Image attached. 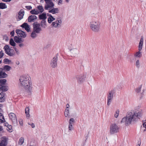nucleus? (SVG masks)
<instances>
[{
    "label": "nucleus",
    "mask_w": 146,
    "mask_h": 146,
    "mask_svg": "<svg viewBox=\"0 0 146 146\" xmlns=\"http://www.w3.org/2000/svg\"><path fill=\"white\" fill-rule=\"evenodd\" d=\"M15 54V52L13 50L10 48V56H13Z\"/></svg>",
    "instance_id": "e433bc0d"
},
{
    "label": "nucleus",
    "mask_w": 146,
    "mask_h": 146,
    "mask_svg": "<svg viewBox=\"0 0 146 146\" xmlns=\"http://www.w3.org/2000/svg\"><path fill=\"white\" fill-rule=\"evenodd\" d=\"M119 111L118 110H117L116 111L114 115V117H115L117 118L118 117L119 114Z\"/></svg>",
    "instance_id": "79ce46f5"
},
{
    "label": "nucleus",
    "mask_w": 146,
    "mask_h": 146,
    "mask_svg": "<svg viewBox=\"0 0 146 146\" xmlns=\"http://www.w3.org/2000/svg\"><path fill=\"white\" fill-rule=\"evenodd\" d=\"M3 55V54L2 52V51H0V58H1Z\"/></svg>",
    "instance_id": "09e8293b"
},
{
    "label": "nucleus",
    "mask_w": 146,
    "mask_h": 146,
    "mask_svg": "<svg viewBox=\"0 0 146 146\" xmlns=\"http://www.w3.org/2000/svg\"><path fill=\"white\" fill-rule=\"evenodd\" d=\"M25 14V12L23 9H21L17 15V21H19L23 18Z\"/></svg>",
    "instance_id": "4468645a"
},
{
    "label": "nucleus",
    "mask_w": 146,
    "mask_h": 146,
    "mask_svg": "<svg viewBox=\"0 0 146 146\" xmlns=\"http://www.w3.org/2000/svg\"><path fill=\"white\" fill-rule=\"evenodd\" d=\"M8 139L6 137H3L0 142V146H6L8 143Z\"/></svg>",
    "instance_id": "2eb2a0df"
},
{
    "label": "nucleus",
    "mask_w": 146,
    "mask_h": 146,
    "mask_svg": "<svg viewBox=\"0 0 146 146\" xmlns=\"http://www.w3.org/2000/svg\"><path fill=\"white\" fill-rule=\"evenodd\" d=\"M69 105L68 104H67L66 105V108H67V109H68V108H69Z\"/></svg>",
    "instance_id": "bf43d9fd"
},
{
    "label": "nucleus",
    "mask_w": 146,
    "mask_h": 146,
    "mask_svg": "<svg viewBox=\"0 0 146 146\" xmlns=\"http://www.w3.org/2000/svg\"><path fill=\"white\" fill-rule=\"evenodd\" d=\"M21 27L25 28V30L28 32L30 31L31 28L30 26L27 23H24L21 25Z\"/></svg>",
    "instance_id": "f3484780"
},
{
    "label": "nucleus",
    "mask_w": 146,
    "mask_h": 146,
    "mask_svg": "<svg viewBox=\"0 0 146 146\" xmlns=\"http://www.w3.org/2000/svg\"><path fill=\"white\" fill-rule=\"evenodd\" d=\"M4 49L5 52L8 55H9V46L6 45L4 47Z\"/></svg>",
    "instance_id": "393cba45"
},
{
    "label": "nucleus",
    "mask_w": 146,
    "mask_h": 146,
    "mask_svg": "<svg viewBox=\"0 0 146 146\" xmlns=\"http://www.w3.org/2000/svg\"><path fill=\"white\" fill-rule=\"evenodd\" d=\"M143 126L146 129V119L144 121H143Z\"/></svg>",
    "instance_id": "49530a36"
},
{
    "label": "nucleus",
    "mask_w": 146,
    "mask_h": 146,
    "mask_svg": "<svg viewBox=\"0 0 146 146\" xmlns=\"http://www.w3.org/2000/svg\"><path fill=\"white\" fill-rule=\"evenodd\" d=\"M15 50L17 54H19V50L18 49L15 48Z\"/></svg>",
    "instance_id": "864d4df0"
},
{
    "label": "nucleus",
    "mask_w": 146,
    "mask_h": 146,
    "mask_svg": "<svg viewBox=\"0 0 146 146\" xmlns=\"http://www.w3.org/2000/svg\"><path fill=\"white\" fill-rule=\"evenodd\" d=\"M119 127L115 123H113L110 126V132L111 134H114L119 131Z\"/></svg>",
    "instance_id": "39448f33"
},
{
    "label": "nucleus",
    "mask_w": 146,
    "mask_h": 146,
    "mask_svg": "<svg viewBox=\"0 0 146 146\" xmlns=\"http://www.w3.org/2000/svg\"><path fill=\"white\" fill-rule=\"evenodd\" d=\"M16 32L19 37L22 38H25L27 36L25 33L21 30L17 29L16 31Z\"/></svg>",
    "instance_id": "f8f14e48"
},
{
    "label": "nucleus",
    "mask_w": 146,
    "mask_h": 146,
    "mask_svg": "<svg viewBox=\"0 0 146 146\" xmlns=\"http://www.w3.org/2000/svg\"><path fill=\"white\" fill-rule=\"evenodd\" d=\"M141 86H140L139 87L135 89V91L136 92L139 93L141 91Z\"/></svg>",
    "instance_id": "a19ab883"
},
{
    "label": "nucleus",
    "mask_w": 146,
    "mask_h": 146,
    "mask_svg": "<svg viewBox=\"0 0 146 146\" xmlns=\"http://www.w3.org/2000/svg\"><path fill=\"white\" fill-rule=\"evenodd\" d=\"M20 44H19V46L20 47H22L24 46V44L22 43H20Z\"/></svg>",
    "instance_id": "6e6d98bb"
},
{
    "label": "nucleus",
    "mask_w": 146,
    "mask_h": 146,
    "mask_svg": "<svg viewBox=\"0 0 146 146\" xmlns=\"http://www.w3.org/2000/svg\"><path fill=\"white\" fill-rule=\"evenodd\" d=\"M43 1H44L43 0H40V2L41 3H43Z\"/></svg>",
    "instance_id": "69168bd1"
},
{
    "label": "nucleus",
    "mask_w": 146,
    "mask_h": 146,
    "mask_svg": "<svg viewBox=\"0 0 146 146\" xmlns=\"http://www.w3.org/2000/svg\"><path fill=\"white\" fill-rule=\"evenodd\" d=\"M7 75L3 71L2 68H0V78H6Z\"/></svg>",
    "instance_id": "6ab92c4d"
},
{
    "label": "nucleus",
    "mask_w": 146,
    "mask_h": 146,
    "mask_svg": "<svg viewBox=\"0 0 146 146\" xmlns=\"http://www.w3.org/2000/svg\"><path fill=\"white\" fill-rule=\"evenodd\" d=\"M9 62H10V64H11V63H13V62H11L10 60Z\"/></svg>",
    "instance_id": "774afa93"
},
{
    "label": "nucleus",
    "mask_w": 146,
    "mask_h": 146,
    "mask_svg": "<svg viewBox=\"0 0 146 146\" xmlns=\"http://www.w3.org/2000/svg\"><path fill=\"white\" fill-rule=\"evenodd\" d=\"M24 139L23 137H21L19 139L18 144L20 145H22L24 142Z\"/></svg>",
    "instance_id": "72a5a7b5"
},
{
    "label": "nucleus",
    "mask_w": 146,
    "mask_h": 146,
    "mask_svg": "<svg viewBox=\"0 0 146 146\" xmlns=\"http://www.w3.org/2000/svg\"><path fill=\"white\" fill-rule=\"evenodd\" d=\"M143 113V111L141 109L129 112L126 117L122 119L121 122L124 123L126 125L133 124L140 119L142 116Z\"/></svg>",
    "instance_id": "f257e3e1"
},
{
    "label": "nucleus",
    "mask_w": 146,
    "mask_h": 146,
    "mask_svg": "<svg viewBox=\"0 0 146 146\" xmlns=\"http://www.w3.org/2000/svg\"><path fill=\"white\" fill-rule=\"evenodd\" d=\"M62 0H59L58 3V4L59 5H60V4H62Z\"/></svg>",
    "instance_id": "4d7b16f0"
},
{
    "label": "nucleus",
    "mask_w": 146,
    "mask_h": 146,
    "mask_svg": "<svg viewBox=\"0 0 146 146\" xmlns=\"http://www.w3.org/2000/svg\"><path fill=\"white\" fill-rule=\"evenodd\" d=\"M19 124L21 125H23V121H22V120H19Z\"/></svg>",
    "instance_id": "603ef678"
},
{
    "label": "nucleus",
    "mask_w": 146,
    "mask_h": 146,
    "mask_svg": "<svg viewBox=\"0 0 146 146\" xmlns=\"http://www.w3.org/2000/svg\"><path fill=\"white\" fill-rule=\"evenodd\" d=\"M73 124H69L68 125V129L70 131H71L73 130L74 127L73 126Z\"/></svg>",
    "instance_id": "ea45409f"
},
{
    "label": "nucleus",
    "mask_w": 146,
    "mask_h": 146,
    "mask_svg": "<svg viewBox=\"0 0 146 146\" xmlns=\"http://www.w3.org/2000/svg\"><path fill=\"white\" fill-rule=\"evenodd\" d=\"M25 7L28 10H30L32 8L31 6H26Z\"/></svg>",
    "instance_id": "de8ad7c7"
},
{
    "label": "nucleus",
    "mask_w": 146,
    "mask_h": 146,
    "mask_svg": "<svg viewBox=\"0 0 146 146\" xmlns=\"http://www.w3.org/2000/svg\"><path fill=\"white\" fill-rule=\"evenodd\" d=\"M39 18L40 19L44 20L46 19V14L45 13H44L41 14L39 15Z\"/></svg>",
    "instance_id": "412c9836"
},
{
    "label": "nucleus",
    "mask_w": 146,
    "mask_h": 146,
    "mask_svg": "<svg viewBox=\"0 0 146 146\" xmlns=\"http://www.w3.org/2000/svg\"><path fill=\"white\" fill-rule=\"evenodd\" d=\"M40 25L43 28H45L46 25V22L45 20H42L40 22Z\"/></svg>",
    "instance_id": "bb28decb"
},
{
    "label": "nucleus",
    "mask_w": 146,
    "mask_h": 146,
    "mask_svg": "<svg viewBox=\"0 0 146 146\" xmlns=\"http://www.w3.org/2000/svg\"><path fill=\"white\" fill-rule=\"evenodd\" d=\"M37 19V17L35 15H31L28 18V21L29 22H34Z\"/></svg>",
    "instance_id": "dca6fc26"
},
{
    "label": "nucleus",
    "mask_w": 146,
    "mask_h": 146,
    "mask_svg": "<svg viewBox=\"0 0 146 146\" xmlns=\"http://www.w3.org/2000/svg\"><path fill=\"white\" fill-rule=\"evenodd\" d=\"M139 143L136 146H140L141 145V142H140L139 143Z\"/></svg>",
    "instance_id": "0e129e2a"
},
{
    "label": "nucleus",
    "mask_w": 146,
    "mask_h": 146,
    "mask_svg": "<svg viewBox=\"0 0 146 146\" xmlns=\"http://www.w3.org/2000/svg\"><path fill=\"white\" fill-rule=\"evenodd\" d=\"M64 115L66 117L70 116L69 110L68 109H66L64 112Z\"/></svg>",
    "instance_id": "473e14b6"
},
{
    "label": "nucleus",
    "mask_w": 146,
    "mask_h": 146,
    "mask_svg": "<svg viewBox=\"0 0 146 146\" xmlns=\"http://www.w3.org/2000/svg\"><path fill=\"white\" fill-rule=\"evenodd\" d=\"M3 1L5 2H8L9 1V0H2Z\"/></svg>",
    "instance_id": "e2e57ef3"
},
{
    "label": "nucleus",
    "mask_w": 146,
    "mask_h": 146,
    "mask_svg": "<svg viewBox=\"0 0 146 146\" xmlns=\"http://www.w3.org/2000/svg\"><path fill=\"white\" fill-rule=\"evenodd\" d=\"M4 125L5 126H7V127L9 129V128L8 126V124L7 123H5Z\"/></svg>",
    "instance_id": "13d9d810"
},
{
    "label": "nucleus",
    "mask_w": 146,
    "mask_h": 146,
    "mask_svg": "<svg viewBox=\"0 0 146 146\" xmlns=\"http://www.w3.org/2000/svg\"><path fill=\"white\" fill-rule=\"evenodd\" d=\"M47 15L49 16L48 19V21L49 23H51L52 21L55 20V18L53 17L52 15L47 14Z\"/></svg>",
    "instance_id": "4be33fe9"
},
{
    "label": "nucleus",
    "mask_w": 146,
    "mask_h": 146,
    "mask_svg": "<svg viewBox=\"0 0 146 146\" xmlns=\"http://www.w3.org/2000/svg\"><path fill=\"white\" fill-rule=\"evenodd\" d=\"M19 84L28 91H30L32 88L31 78L28 75L21 76L19 78Z\"/></svg>",
    "instance_id": "f03ea898"
},
{
    "label": "nucleus",
    "mask_w": 146,
    "mask_h": 146,
    "mask_svg": "<svg viewBox=\"0 0 146 146\" xmlns=\"http://www.w3.org/2000/svg\"><path fill=\"white\" fill-rule=\"evenodd\" d=\"M140 41H141V42H143V36L141 37V40Z\"/></svg>",
    "instance_id": "680f3d73"
},
{
    "label": "nucleus",
    "mask_w": 146,
    "mask_h": 146,
    "mask_svg": "<svg viewBox=\"0 0 146 146\" xmlns=\"http://www.w3.org/2000/svg\"><path fill=\"white\" fill-rule=\"evenodd\" d=\"M3 106V105L0 104V113H1V112L3 111L2 110L1 108V107H2Z\"/></svg>",
    "instance_id": "5fc2aeb1"
},
{
    "label": "nucleus",
    "mask_w": 146,
    "mask_h": 146,
    "mask_svg": "<svg viewBox=\"0 0 146 146\" xmlns=\"http://www.w3.org/2000/svg\"><path fill=\"white\" fill-rule=\"evenodd\" d=\"M57 54L55 55L51 60L50 62V65L53 68L56 67L57 64Z\"/></svg>",
    "instance_id": "6e6552de"
},
{
    "label": "nucleus",
    "mask_w": 146,
    "mask_h": 146,
    "mask_svg": "<svg viewBox=\"0 0 146 146\" xmlns=\"http://www.w3.org/2000/svg\"><path fill=\"white\" fill-rule=\"evenodd\" d=\"M5 121L3 114L0 113V123H3Z\"/></svg>",
    "instance_id": "2f4dec72"
},
{
    "label": "nucleus",
    "mask_w": 146,
    "mask_h": 146,
    "mask_svg": "<svg viewBox=\"0 0 146 146\" xmlns=\"http://www.w3.org/2000/svg\"><path fill=\"white\" fill-rule=\"evenodd\" d=\"M78 81L80 83H83L86 78V76L84 75H77L75 76Z\"/></svg>",
    "instance_id": "9b49d317"
},
{
    "label": "nucleus",
    "mask_w": 146,
    "mask_h": 146,
    "mask_svg": "<svg viewBox=\"0 0 146 146\" xmlns=\"http://www.w3.org/2000/svg\"><path fill=\"white\" fill-rule=\"evenodd\" d=\"M44 1L46 3L44 6L45 10H49L54 7V5L52 0H44Z\"/></svg>",
    "instance_id": "423d86ee"
},
{
    "label": "nucleus",
    "mask_w": 146,
    "mask_h": 146,
    "mask_svg": "<svg viewBox=\"0 0 146 146\" xmlns=\"http://www.w3.org/2000/svg\"><path fill=\"white\" fill-rule=\"evenodd\" d=\"M143 44V42L140 41L139 45L138 46V50H141L142 48Z\"/></svg>",
    "instance_id": "4c0bfd02"
},
{
    "label": "nucleus",
    "mask_w": 146,
    "mask_h": 146,
    "mask_svg": "<svg viewBox=\"0 0 146 146\" xmlns=\"http://www.w3.org/2000/svg\"><path fill=\"white\" fill-rule=\"evenodd\" d=\"M7 8L5 4L3 3H0V9H3Z\"/></svg>",
    "instance_id": "c756f323"
},
{
    "label": "nucleus",
    "mask_w": 146,
    "mask_h": 146,
    "mask_svg": "<svg viewBox=\"0 0 146 146\" xmlns=\"http://www.w3.org/2000/svg\"><path fill=\"white\" fill-rule=\"evenodd\" d=\"M62 21L61 19H56L55 22H53L51 24L52 27L55 28L60 27L61 26Z\"/></svg>",
    "instance_id": "9d476101"
},
{
    "label": "nucleus",
    "mask_w": 146,
    "mask_h": 146,
    "mask_svg": "<svg viewBox=\"0 0 146 146\" xmlns=\"http://www.w3.org/2000/svg\"><path fill=\"white\" fill-rule=\"evenodd\" d=\"M70 51L72 55H75L78 53V50L76 48H73L70 50Z\"/></svg>",
    "instance_id": "5701e85b"
},
{
    "label": "nucleus",
    "mask_w": 146,
    "mask_h": 146,
    "mask_svg": "<svg viewBox=\"0 0 146 146\" xmlns=\"http://www.w3.org/2000/svg\"><path fill=\"white\" fill-rule=\"evenodd\" d=\"M3 71H9V66L5 65L4 66L3 68H2Z\"/></svg>",
    "instance_id": "f704fd0d"
},
{
    "label": "nucleus",
    "mask_w": 146,
    "mask_h": 146,
    "mask_svg": "<svg viewBox=\"0 0 146 146\" xmlns=\"http://www.w3.org/2000/svg\"><path fill=\"white\" fill-rule=\"evenodd\" d=\"M38 33H36L35 31L33 30L31 33V36L32 38H35L37 36V34Z\"/></svg>",
    "instance_id": "a878e982"
},
{
    "label": "nucleus",
    "mask_w": 146,
    "mask_h": 146,
    "mask_svg": "<svg viewBox=\"0 0 146 146\" xmlns=\"http://www.w3.org/2000/svg\"><path fill=\"white\" fill-rule=\"evenodd\" d=\"M135 65L137 68H139L140 67V64L139 60H137L136 62Z\"/></svg>",
    "instance_id": "58836bf2"
},
{
    "label": "nucleus",
    "mask_w": 146,
    "mask_h": 146,
    "mask_svg": "<svg viewBox=\"0 0 146 146\" xmlns=\"http://www.w3.org/2000/svg\"><path fill=\"white\" fill-rule=\"evenodd\" d=\"M3 130V127L1 126L0 125V131Z\"/></svg>",
    "instance_id": "052dcab7"
},
{
    "label": "nucleus",
    "mask_w": 146,
    "mask_h": 146,
    "mask_svg": "<svg viewBox=\"0 0 146 146\" xmlns=\"http://www.w3.org/2000/svg\"><path fill=\"white\" fill-rule=\"evenodd\" d=\"M30 13L32 14L38 15L39 14L38 11L37 9H34L30 11Z\"/></svg>",
    "instance_id": "c85d7f7f"
},
{
    "label": "nucleus",
    "mask_w": 146,
    "mask_h": 146,
    "mask_svg": "<svg viewBox=\"0 0 146 146\" xmlns=\"http://www.w3.org/2000/svg\"><path fill=\"white\" fill-rule=\"evenodd\" d=\"M114 92L111 90L110 91L108 95L107 105L109 106L110 105L113 100Z\"/></svg>",
    "instance_id": "1a4fd4ad"
},
{
    "label": "nucleus",
    "mask_w": 146,
    "mask_h": 146,
    "mask_svg": "<svg viewBox=\"0 0 146 146\" xmlns=\"http://www.w3.org/2000/svg\"><path fill=\"white\" fill-rule=\"evenodd\" d=\"M69 0H65V1H66V2H67V3L68 2H69Z\"/></svg>",
    "instance_id": "338daca9"
},
{
    "label": "nucleus",
    "mask_w": 146,
    "mask_h": 146,
    "mask_svg": "<svg viewBox=\"0 0 146 146\" xmlns=\"http://www.w3.org/2000/svg\"><path fill=\"white\" fill-rule=\"evenodd\" d=\"M3 40L6 41H8V38L6 36H4L3 37Z\"/></svg>",
    "instance_id": "8fccbe9b"
},
{
    "label": "nucleus",
    "mask_w": 146,
    "mask_h": 146,
    "mask_svg": "<svg viewBox=\"0 0 146 146\" xmlns=\"http://www.w3.org/2000/svg\"><path fill=\"white\" fill-rule=\"evenodd\" d=\"M59 11V10L58 8H54L53 7L49 10L48 12L53 14H55L58 13Z\"/></svg>",
    "instance_id": "aec40b11"
},
{
    "label": "nucleus",
    "mask_w": 146,
    "mask_h": 146,
    "mask_svg": "<svg viewBox=\"0 0 146 146\" xmlns=\"http://www.w3.org/2000/svg\"><path fill=\"white\" fill-rule=\"evenodd\" d=\"M134 56L137 58H140L142 56V52L141 50H139V51L137 52L134 54Z\"/></svg>",
    "instance_id": "b1692460"
},
{
    "label": "nucleus",
    "mask_w": 146,
    "mask_h": 146,
    "mask_svg": "<svg viewBox=\"0 0 146 146\" xmlns=\"http://www.w3.org/2000/svg\"><path fill=\"white\" fill-rule=\"evenodd\" d=\"M10 44L13 46H15L16 44L14 42L13 38H11L10 40Z\"/></svg>",
    "instance_id": "c9c22d12"
},
{
    "label": "nucleus",
    "mask_w": 146,
    "mask_h": 146,
    "mask_svg": "<svg viewBox=\"0 0 146 146\" xmlns=\"http://www.w3.org/2000/svg\"><path fill=\"white\" fill-rule=\"evenodd\" d=\"M6 80L5 79H0V91H2L0 93V102L5 101L4 93L3 92L7 91L8 89L6 85Z\"/></svg>",
    "instance_id": "7ed1b4c3"
},
{
    "label": "nucleus",
    "mask_w": 146,
    "mask_h": 146,
    "mask_svg": "<svg viewBox=\"0 0 146 146\" xmlns=\"http://www.w3.org/2000/svg\"><path fill=\"white\" fill-rule=\"evenodd\" d=\"M18 36H15L14 37V40L15 42L18 43H22L24 42V40Z\"/></svg>",
    "instance_id": "a211bd4d"
},
{
    "label": "nucleus",
    "mask_w": 146,
    "mask_h": 146,
    "mask_svg": "<svg viewBox=\"0 0 146 146\" xmlns=\"http://www.w3.org/2000/svg\"><path fill=\"white\" fill-rule=\"evenodd\" d=\"M37 8L38 9V12L39 13V14L41 13L42 12H43L44 11V9L43 8L42 6L41 5H39L37 7Z\"/></svg>",
    "instance_id": "cd10ccee"
},
{
    "label": "nucleus",
    "mask_w": 146,
    "mask_h": 146,
    "mask_svg": "<svg viewBox=\"0 0 146 146\" xmlns=\"http://www.w3.org/2000/svg\"><path fill=\"white\" fill-rule=\"evenodd\" d=\"M29 107H27L25 109V113L27 117H30V114H29Z\"/></svg>",
    "instance_id": "7c9ffc66"
},
{
    "label": "nucleus",
    "mask_w": 146,
    "mask_h": 146,
    "mask_svg": "<svg viewBox=\"0 0 146 146\" xmlns=\"http://www.w3.org/2000/svg\"><path fill=\"white\" fill-rule=\"evenodd\" d=\"M28 124L30 125L33 128H34L35 127V125L33 123H28Z\"/></svg>",
    "instance_id": "c03bdc74"
},
{
    "label": "nucleus",
    "mask_w": 146,
    "mask_h": 146,
    "mask_svg": "<svg viewBox=\"0 0 146 146\" xmlns=\"http://www.w3.org/2000/svg\"><path fill=\"white\" fill-rule=\"evenodd\" d=\"M15 32L14 31H12L10 33V34L11 36H14Z\"/></svg>",
    "instance_id": "3c124183"
},
{
    "label": "nucleus",
    "mask_w": 146,
    "mask_h": 146,
    "mask_svg": "<svg viewBox=\"0 0 146 146\" xmlns=\"http://www.w3.org/2000/svg\"><path fill=\"white\" fill-rule=\"evenodd\" d=\"M90 27L92 31L98 33L100 31V23L97 20H92L90 22Z\"/></svg>",
    "instance_id": "20e7f679"
},
{
    "label": "nucleus",
    "mask_w": 146,
    "mask_h": 146,
    "mask_svg": "<svg viewBox=\"0 0 146 146\" xmlns=\"http://www.w3.org/2000/svg\"><path fill=\"white\" fill-rule=\"evenodd\" d=\"M10 119L12 123L14 124L17 123V119L16 115L13 113H10Z\"/></svg>",
    "instance_id": "ddd939ff"
},
{
    "label": "nucleus",
    "mask_w": 146,
    "mask_h": 146,
    "mask_svg": "<svg viewBox=\"0 0 146 146\" xmlns=\"http://www.w3.org/2000/svg\"><path fill=\"white\" fill-rule=\"evenodd\" d=\"M74 122V119L73 118H71L69 120V123L71 124H73Z\"/></svg>",
    "instance_id": "37998d69"
},
{
    "label": "nucleus",
    "mask_w": 146,
    "mask_h": 146,
    "mask_svg": "<svg viewBox=\"0 0 146 146\" xmlns=\"http://www.w3.org/2000/svg\"><path fill=\"white\" fill-rule=\"evenodd\" d=\"M33 29L36 33H40L41 31V28L40 27V24L37 22H34L33 24Z\"/></svg>",
    "instance_id": "0eeeda50"
},
{
    "label": "nucleus",
    "mask_w": 146,
    "mask_h": 146,
    "mask_svg": "<svg viewBox=\"0 0 146 146\" xmlns=\"http://www.w3.org/2000/svg\"><path fill=\"white\" fill-rule=\"evenodd\" d=\"M9 62V60L7 58H5L4 60V62L5 64H7Z\"/></svg>",
    "instance_id": "a18cd8bd"
}]
</instances>
